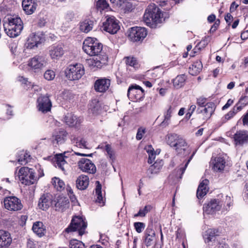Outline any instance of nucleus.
<instances>
[{"mask_svg": "<svg viewBox=\"0 0 248 248\" xmlns=\"http://www.w3.org/2000/svg\"><path fill=\"white\" fill-rule=\"evenodd\" d=\"M167 143L170 146L174 147L178 154L187 150V154L190 153L187 145L185 140L176 134H169L166 137Z\"/></svg>", "mask_w": 248, "mask_h": 248, "instance_id": "20e7f679", "label": "nucleus"}, {"mask_svg": "<svg viewBox=\"0 0 248 248\" xmlns=\"http://www.w3.org/2000/svg\"><path fill=\"white\" fill-rule=\"evenodd\" d=\"M173 109L171 106L169 107V108L167 110V112L164 115V119L162 122L161 124L163 126H167L169 124V122L171 116V113L172 112Z\"/></svg>", "mask_w": 248, "mask_h": 248, "instance_id": "a18cd8bd", "label": "nucleus"}, {"mask_svg": "<svg viewBox=\"0 0 248 248\" xmlns=\"http://www.w3.org/2000/svg\"><path fill=\"white\" fill-rule=\"evenodd\" d=\"M248 99L247 96H244L243 97H241L238 103L233 107L232 108L233 110L236 114L238 111H240L245 106H246L248 104V101L246 102H243L244 100Z\"/></svg>", "mask_w": 248, "mask_h": 248, "instance_id": "37998d69", "label": "nucleus"}, {"mask_svg": "<svg viewBox=\"0 0 248 248\" xmlns=\"http://www.w3.org/2000/svg\"><path fill=\"white\" fill-rule=\"evenodd\" d=\"M127 34L131 41H142L147 36V31L145 28L134 27L129 29Z\"/></svg>", "mask_w": 248, "mask_h": 248, "instance_id": "1a4fd4ad", "label": "nucleus"}, {"mask_svg": "<svg viewBox=\"0 0 248 248\" xmlns=\"http://www.w3.org/2000/svg\"><path fill=\"white\" fill-rule=\"evenodd\" d=\"M143 240L144 244L147 247L152 245L155 237V232L151 227H148L144 233Z\"/></svg>", "mask_w": 248, "mask_h": 248, "instance_id": "b1692460", "label": "nucleus"}, {"mask_svg": "<svg viewBox=\"0 0 248 248\" xmlns=\"http://www.w3.org/2000/svg\"><path fill=\"white\" fill-rule=\"evenodd\" d=\"M144 149L148 154L149 158L148 162L149 164H152L155 158L156 155V152L155 151L154 149L151 145H148L145 146Z\"/></svg>", "mask_w": 248, "mask_h": 248, "instance_id": "79ce46f5", "label": "nucleus"}, {"mask_svg": "<svg viewBox=\"0 0 248 248\" xmlns=\"http://www.w3.org/2000/svg\"><path fill=\"white\" fill-rule=\"evenodd\" d=\"M207 99L204 97H199L197 99V104L201 108L204 107L205 105L207 104Z\"/></svg>", "mask_w": 248, "mask_h": 248, "instance_id": "bf43d9fd", "label": "nucleus"}, {"mask_svg": "<svg viewBox=\"0 0 248 248\" xmlns=\"http://www.w3.org/2000/svg\"><path fill=\"white\" fill-rule=\"evenodd\" d=\"M96 6L97 11L101 13L103 11H108L110 9L109 4L106 0H98Z\"/></svg>", "mask_w": 248, "mask_h": 248, "instance_id": "a19ab883", "label": "nucleus"}, {"mask_svg": "<svg viewBox=\"0 0 248 248\" xmlns=\"http://www.w3.org/2000/svg\"><path fill=\"white\" fill-rule=\"evenodd\" d=\"M3 26L6 34L11 38L18 36L23 28L21 18L14 16L5 17L3 20Z\"/></svg>", "mask_w": 248, "mask_h": 248, "instance_id": "f257e3e1", "label": "nucleus"}, {"mask_svg": "<svg viewBox=\"0 0 248 248\" xmlns=\"http://www.w3.org/2000/svg\"><path fill=\"white\" fill-rule=\"evenodd\" d=\"M100 108L99 102L97 99H93L90 104L89 109L93 113H96L100 110Z\"/></svg>", "mask_w": 248, "mask_h": 248, "instance_id": "c03bdc74", "label": "nucleus"}, {"mask_svg": "<svg viewBox=\"0 0 248 248\" xmlns=\"http://www.w3.org/2000/svg\"><path fill=\"white\" fill-rule=\"evenodd\" d=\"M86 227L87 223L83 218L76 216L72 218L70 225L65 229V231L67 233L78 231V234L81 236L85 232Z\"/></svg>", "mask_w": 248, "mask_h": 248, "instance_id": "423d86ee", "label": "nucleus"}, {"mask_svg": "<svg viewBox=\"0 0 248 248\" xmlns=\"http://www.w3.org/2000/svg\"><path fill=\"white\" fill-rule=\"evenodd\" d=\"M51 196L48 194H44L40 197L38 202V207L43 210H47L51 204H53Z\"/></svg>", "mask_w": 248, "mask_h": 248, "instance_id": "412c9836", "label": "nucleus"}, {"mask_svg": "<svg viewBox=\"0 0 248 248\" xmlns=\"http://www.w3.org/2000/svg\"><path fill=\"white\" fill-rule=\"evenodd\" d=\"M67 158V157L62 154H57L54 157L56 167L61 169L64 173H65L69 168V165L65 160Z\"/></svg>", "mask_w": 248, "mask_h": 248, "instance_id": "6ab92c4d", "label": "nucleus"}, {"mask_svg": "<svg viewBox=\"0 0 248 248\" xmlns=\"http://www.w3.org/2000/svg\"><path fill=\"white\" fill-rule=\"evenodd\" d=\"M70 248H85L84 244L76 239L72 240L70 242Z\"/></svg>", "mask_w": 248, "mask_h": 248, "instance_id": "8fccbe9b", "label": "nucleus"}, {"mask_svg": "<svg viewBox=\"0 0 248 248\" xmlns=\"http://www.w3.org/2000/svg\"><path fill=\"white\" fill-rule=\"evenodd\" d=\"M126 64L127 66L136 68L138 67V62L136 59L133 57L128 56L124 58Z\"/></svg>", "mask_w": 248, "mask_h": 248, "instance_id": "49530a36", "label": "nucleus"}, {"mask_svg": "<svg viewBox=\"0 0 248 248\" xmlns=\"http://www.w3.org/2000/svg\"><path fill=\"white\" fill-rule=\"evenodd\" d=\"M64 121L70 126H77L81 123L82 119L72 113H67L64 118Z\"/></svg>", "mask_w": 248, "mask_h": 248, "instance_id": "4be33fe9", "label": "nucleus"}, {"mask_svg": "<svg viewBox=\"0 0 248 248\" xmlns=\"http://www.w3.org/2000/svg\"><path fill=\"white\" fill-rule=\"evenodd\" d=\"M74 14L72 12L67 13L64 17L61 19L62 25L61 29L62 30H66L70 27V22L74 18Z\"/></svg>", "mask_w": 248, "mask_h": 248, "instance_id": "473e14b6", "label": "nucleus"}, {"mask_svg": "<svg viewBox=\"0 0 248 248\" xmlns=\"http://www.w3.org/2000/svg\"><path fill=\"white\" fill-rule=\"evenodd\" d=\"M146 129L143 127H140L137 131L136 139L137 140H140L142 139L143 135L145 133Z\"/></svg>", "mask_w": 248, "mask_h": 248, "instance_id": "13d9d810", "label": "nucleus"}, {"mask_svg": "<svg viewBox=\"0 0 248 248\" xmlns=\"http://www.w3.org/2000/svg\"><path fill=\"white\" fill-rule=\"evenodd\" d=\"M186 79L185 75H180L177 76L173 80V84L174 87L176 89H179L184 86Z\"/></svg>", "mask_w": 248, "mask_h": 248, "instance_id": "58836bf2", "label": "nucleus"}, {"mask_svg": "<svg viewBox=\"0 0 248 248\" xmlns=\"http://www.w3.org/2000/svg\"><path fill=\"white\" fill-rule=\"evenodd\" d=\"M222 204V202L218 200L212 199L203 205V212L208 215H213L221 209Z\"/></svg>", "mask_w": 248, "mask_h": 248, "instance_id": "ddd939ff", "label": "nucleus"}, {"mask_svg": "<svg viewBox=\"0 0 248 248\" xmlns=\"http://www.w3.org/2000/svg\"><path fill=\"white\" fill-rule=\"evenodd\" d=\"M202 68V64L201 61H196L189 67V73L192 75L199 74Z\"/></svg>", "mask_w": 248, "mask_h": 248, "instance_id": "f704fd0d", "label": "nucleus"}, {"mask_svg": "<svg viewBox=\"0 0 248 248\" xmlns=\"http://www.w3.org/2000/svg\"><path fill=\"white\" fill-rule=\"evenodd\" d=\"M215 105L213 102H208L204 107L197 109L198 113L201 115L202 119L204 120L209 119L215 110Z\"/></svg>", "mask_w": 248, "mask_h": 248, "instance_id": "dca6fc26", "label": "nucleus"}, {"mask_svg": "<svg viewBox=\"0 0 248 248\" xmlns=\"http://www.w3.org/2000/svg\"><path fill=\"white\" fill-rule=\"evenodd\" d=\"M47 23V18L46 17H40L38 22V25L42 27L45 26Z\"/></svg>", "mask_w": 248, "mask_h": 248, "instance_id": "052dcab7", "label": "nucleus"}, {"mask_svg": "<svg viewBox=\"0 0 248 248\" xmlns=\"http://www.w3.org/2000/svg\"><path fill=\"white\" fill-rule=\"evenodd\" d=\"M55 210L59 212H64L69 206V201L67 197L58 196L53 200Z\"/></svg>", "mask_w": 248, "mask_h": 248, "instance_id": "2eb2a0df", "label": "nucleus"}, {"mask_svg": "<svg viewBox=\"0 0 248 248\" xmlns=\"http://www.w3.org/2000/svg\"><path fill=\"white\" fill-rule=\"evenodd\" d=\"M38 109L43 113H46L51 110V102L48 96L41 95L37 99Z\"/></svg>", "mask_w": 248, "mask_h": 248, "instance_id": "4468645a", "label": "nucleus"}, {"mask_svg": "<svg viewBox=\"0 0 248 248\" xmlns=\"http://www.w3.org/2000/svg\"><path fill=\"white\" fill-rule=\"evenodd\" d=\"M49 54L52 59H59L64 54V50L61 45L53 46L50 47Z\"/></svg>", "mask_w": 248, "mask_h": 248, "instance_id": "393cba45", "label": "nucleus"}, {"mask_svg": "<svg viewBox=\"0 0 248 248\" xmlns=\"http://www.w3.org/2000/svg\"><path fill=\"white\" fill-rule=\"evenodd\" d=\"M195 154V152H193L192 155H191V156L188 159V160L186 161V162L185 163V164L183 166H181L180 167V168L178 169V171L179 170L180 172H181V175H182L185 172V171L186 167H187L188 164H189V163L192 159V158L193 157V156Z\"/></svg>", "mask_w": 248, "mask_h": 248, "instance_id": "6e6d98bb", "label": "nucleus"}, {"mask_svg": "<svg viewBox=\"0 0 248 248\" xmlns=\"http://www.w3.org/2000/svg\"><path fill=\"white\" fill-rule=\"evenodd\" d=\"M232 19L233 17L230 13H228L225 16V20L227 23L228 24V26H230L231 25Z\"/></svg>", "mask_w": 248, "mask_h": 248, "instance_id": "0e129e2a", "label": "nucleus"}, {"mask_svg": "<svg viewBox=\"0 0 248 248\" xmlns=\"http://www.w3.org/2000/svg\"><path fill=\"white\" fill-rule=\"evenodd\" d=\"M96 188H95V193L97 196L96 199V202L100 204V206H103L104 205V202L103 198L102 195V186L99 181L95 182Z\"/></svg>", "mask_w": 248, "mask_h": 248, "instance_id": "c9c22d12", "label": "nucleus"}, {"mask_svg": "<svg viewBox=\"0 0 248 248\" xmlns=\"http://www.w3.org/2000/svg\"><path fill=\"white\" fill-rule=\"evenodd\" d=\"M220 24V20L219 19H217L215 21V23L213 25V26L211 27L210 31L211 32H215L218 27Z\"/></svg>", "mask_w": 248, "mask_h": 248, "instance_id": "e2e57ef3", "label": "nucleus"}, {"mask_svg": "<svg viewBox=\"0 0 248 248\" xmlns=\"http://www.w3.org/2000/svg\"><path fill=\"white\" fill-rule=\"evenodd\" d=\"M134 227L138 233H141L145 227L144 223L137 222L134 223Z\"/></svg>", "mask_w": 248, "mask_h": 248, "instance_id": "5fc2aeb1", "label": "nucleus"}, {"mask_svg": "<svg viewBox=\"0 0 248 248\" xmlns=\"http://www.w3.org/2000/svg\"><path fill=\"white\" fill-rule=\"evenodd\" d=\"M235 114H236V113L234 112V111L232 109V110L230 111L227 114L225 115V119L227 120H228L230 119L231 118H232V117H233Z\"/></svg>", "mask_w": 248, "mask_h": 248, "instance_id": "69168bd1", "label": "nucleus"}, {"mask_svg": "<svg viewBox=\"0 0 248 248\" xmlns=\"http://www.w3.org/2000/svg\"><path fill=\"white\" fill-rule=\"evenodd\" d=\"M67 135V132L64 130L59 131L55 136L54 140H53V144L59 145L64 143Z\"/></svg>", "mask_w": 248, "mask_h": 248, "instance_id": "2f4dec72", "label": "nucleus"}, {"mask_svg": "<svg viewBox=\"0 0 248 248\" xmlns=\"http://www.w3.org/2000/svg\"><path fill=\"white\" fill-rule=\"evenodd\" d=\"M66 189L68 195L69 196L70 198L72 200H73L74 199H75V196L73 194V190L71 188V187L69 186H67L66 187Z\"/></svg>", "mask_w": 248, "mask_h": 248, "instance_id": "680f3d73", "label": "nucleus"}, {"mask_svg": "<svg viewBox=\"0 0 248 248\" xmlns=\"http://www.w3.org/2000/svg\"><path fill=\"white\" fill-rule=\"evenodd\" d=\"M213 163L215 170H222L225 166L226 162L223 157L219 156L214 159Z\"/></svg>", "mask_w": 248, "mask_h": 248, "instance_id": "72a5a7b5", "label": "nucleus"}, {"mask_svg": "<svg viewBox=\"0 0 248 248\" xmlns=\"http://www.w3.org/2000/svg\"><path fill=\"white\" fill-rule=\"evenodd\" d=\"M110 80L106 78L97 79L94 83V89L96 92L104 93L109 88Z\"/></svg>", "mask_w": 248, "mask_h": 248, "instance_id": "aec40b11", "label": "nucleus"}, {"mask_svg": "<svg viewBox=\"0 0 248 248\" xmlns=\"http://www.w3.org/2000/svg\"><path fill=\"white\" fill-rule=\"evenodd\" d=\"M163 165V161L162 160H157L152 165H151L149 170L152 174L158 173Z\"/></svg>", "mask_w": 248, "mask_h": 248, "instance_id": "e433bc0d", "label": "nucleus"}, {"mask_svg": "<svg viewBox=\"0 0 248 248\" xmlns=\"http://www.w3.org/2000/svg\"><path fill=\"white\" fill-rule=\"evenodd\" d=\"M161 16L162 14L160 9L155 4H150L144 14L143 21L147 26L153 28L161 22Z\"/></svg>", "mask_w": 248, "mask_h": 248, "instance_id": "f03ea898", "label": "nucleus"}, {"mask_svg": "<svg viewBox=\"0 0 248 248\" xmlns=\"http://www.w3.org/2000/svg\"><path fill=\"white\" fill-rule=\"evenodd\" d=\"M25 3L26 2L24 3V7H23L24 11L27 15L32 14L36 9L37 4L35 3L29 5Z\"/></svg>", "mask_w": 248, "mask_h": 248, "instance_id": "09e8293b", "label": "nucleus"}, {"mask_svg": "<svg viewBox=\"0 0 248 248\" xmlns=\"http://www.w3.org/2000/svg\"><path fill=\"white\" fill-rule=\"evenodd\" d=\"M233 103V101L231 99H229L226 104L222 107V110H225L227 108H228L229 107H230L232 103Z\"/></svg>", "mask_w": 248, "mask_h": 248, "instance_id": "338daca9", "label": "nucleus"}, {"mask_svg": "<svg viewBox=\"0 0 248 248\" xmlns=\"http://www.w3.org/2000/svg\"><path fill=\"white\" fill-rule=\"evenodd\" d=\"M89 179L87 175H81L76 181L77 187L80 190L86 189L89 186Z\"/></svg>", "mask_w": 248, "mask_h": 248, "instance_id": "bb28decb", "label": "nucleus"}, {"mask_svg": "<svg viewBox=\"0 0 248 248\" xmlns=\"http://www.w3.org/2000/svg\"><path fill=\"white\" fill-rule=\"evenodd\" d=\"M47 64V62L45 58L41 56H35L31 59L28 62V66L34 72H38L45 67Z\"/></svg>", "mask_w": 248, "mask_h": 248, "instance_id": "f8f14e48", "label": "nucleus"}, {"mask_svg": "<svg viewBox=\"0 0 248 248\" xmlns=\"http://www.w3.org/2000/svg\"><path fill=\"white\" fill-rule=\"evenodd\" d=\"M105 19L103 23V30L110 34L116 33L120 29L119 21L113 16H107Z\"/></svg>", "mask_w": 248, "mask_h": 248, "instance_id": "6e6552de", "label": "nucleus"}, {"mask_svg": "<svg viewBox=\"0 0 248 248\" xmlns=\"http://www.w3.org/2000/svg\"><path fill=\"white\" fill-rule=\"evenodd\" d=\"M21 155H23V157L21 156L18 159V162L21 164L27 163L28 162V158L30 157V155L24 153H22Z\"/></svg>", "mask_w": 248, "mask_h": 248, "instance_id": "4d7b16f0", "label": "nucleus"}, {"mask_svg": "<svg viewBox=\"0 0 248 248\" xmlns=\"http://www.w3.org/2000/svg\"><path fill=\"white\" fill-rule=\"evenodd\" d=\"M236 144L242 145L248 143V131L242 130L237 131L234 135Z\"/></svg>", "mask_w": 248, "mask_h": 248, "instance_id": "5701e85b", "label": "nucleus"}, {"mask_svg": "<svg viewBox=\"0 0 248 248\" xmlns=\"http://www.w3.org/2000/svg\"><path fill=\"white\" fill-rule=\"evenodd\" d=\"M52 183L54 187L59 191H62L65 187L64 182L58 177H54L52 179Z\"/></svg>", "mask_w": 248, "mask_h": 248, "instance_id": "ea45409f", "label": "nucleus"}, {"mask_svg": "<svg viewBox=\"0 0 248 248\" xmlns=\"http://www.w3.org/2000/svg\"><path fill=\"white\" fill-rule=\"evenodd\" d=\"M44 41V38L41 33L33 32L28 37L25 44V47L27 49H33Z\"/></svg>", "mask_w": 248, "mask_h": 248, "instance_id": "9d476101", "label": "nucleus"}, {"mask_svg": "<svg viewBox=\"0 0 248 248\" xmlns=\"http://www.w3.org/2000/svg\"><path fill=\"white\" fill-rule=\"evenodd\" d=\"M144 95V91L139 86L132 85L129 87L127 91V96L131 100H138Z\"/></svg>", "mask_w": 248, "mask_h": 248, "instance_id": "a211bd4d", "label": "nucleus"}, {"mask_svg": "<svg viewBox=\"0 0 248 248\" xmlns=\"http://www.w3.org/2000/svg\"><path fill=\"white\" fill-rule=\"evenodd\" d=\"M32 230L33 232L39 237L44 236L46 233V228L43 222L36 221L33 224Z\"/></svg>", "mask_w": 248, "mask_h": 248, "instance_id": "c85d7f7f", "label": "nucleus"}, {"mask_svg": "<svg viewBox=\"0 0 248 248\" xmlns=\"http://www.w3.org/2000/svg\"><path fill=\"white\" fill-rule=\"evenodd\" d=\"M78 168L82 171L91 174L95 173L96 169L95 165L89 159L81 158L78 163Z\"/></svg>", "mask_w": 248, "mask_h": 248, "instance_id": "f3484780", "label": "nucleus"}, {"mask_svg": "<svg viewBox=\"0 0 248 248\" xmlns=\"http://www.w3.org/2000/svg\"><path fill=\"white\" fill-rule=\"evenodd\" d=\"M209 181L207 179L203 180L200 184L197 190V197L198 199L202 198L208 191Z\"/></svg>", "mask_w": 248, "mask_h": 248, "instance_id": "a878e982", "label": "nucleus"}, {"mask_svg": "<svg viewBox=\"0 0 248 248\" xmlns=\"http://www.w3.org/2000/svg\"><path fill=\"white\" fill-rule=\"evenodd\" d=\"M10 234L6 231H1V248H7L12 243Z\"/></svg>", "mask_w": 248, "mask_h": 248, "instance_id": "c756f323", "label": "nucleus"}, {"mask_svg": "<svg viewBox=\"0 0 248 248\" xmlns=\"http://www.w3.org/2000/svg\"><path fill=\"white\" fill-rule=\"evenodd\" d=\"M44 78L48 80H52L55 77V73L52 70H47L44 74Z\"/></svg>", "mask_w": 248, "mask_h": 248, "instance_id": "603ef678", "label": "nucleus"}, {"mask_svg": "<svg viewBox=\"0 0 248 248\" xmlns=\"http://www.w3.org/2000/svg\"><path fill=\"white\" fill-rule=\"evenodd\" d=\"M99 60L96 58V59H90L88 61V62L90 65L97 68H100L102 64H105L108 61V57L106 55H99Z\"/></svg>", "mask_w": 248, "mask_h": 248, "instance_id": "cd10ccee", "label": "nucleus"}, {"mask_svg": "<svg viewBox=\"0 0 248 248\" xmlns=\"http://www.w3.org/2000/svg\"><path fill=\"white\" fill-rule=\"evenodd\" d=\"M18 177L19 181L26 185L33 184L36 181V178L32 169L22 167L18 171Z\"/></svg>", "mask_w": 248, "mask_h": 248, "instance_id": "0eeeda50", "label": "nucleus"}, {"mask_svg": "<svg viewBox=\"0 0 248 248\" xmlns=\"http://www.w3.org/2000/svg\"><path fill=\"white\" fill-rule=\"evenodd\" d=\"M82 48L90 56H99L103 53V45L95 38H86L83 42Z\"/></svg>", "mask_w": 248, "mask_h": 248, "instance_id": "7ed1b4c3", "label": "nucleus"}, {"mask_svg": "<svg viewBox=\"0 0 248 248\" xmlns=\"http://www.w3.org/2000/svg\"><path fill=\"white\" fill-rule=\"evenodd\" d=\"M84 73V66L80 63L69 65L65 70V76L70 80H78Z\"/></svg>", "mask_w": 248, "mask_h": 248, "instance_id": "39448f33", "label": "nucleus"}, {"mask_svg": "<svg viewBox=\"0 0 248 248\" xmlns=\"http://www.w3.org/2000/svg\"><path fill=\"white\" fill-rule=\"evenodd\" d=\"M105 151L107 152L109 158L111 160H114L115 158V153L114 151L112 149L111 145L108 144H106L105 146Z\"/></svg>", "mask_w": 248, "mask_h": 248, "instance_id": "3c124183", "label": "nucleus"}, {"mask_svg": "<svg viewBox=\"0 0 248 248\" xmlns=\"http://www.w3.org/2000/svg\"><path fill=\"white\" fill-rule=\"evenodd\" d=\"M74 143L75 145L80 148H87L86 141L82 139L77 138L75 140Z\"/></svg>", "mask_w": 248, "mask_h": 248, "instance_id": "864d4df0", "label": "nucleus"}, {"mask_svg": "<svg viewBox=\"0 0 248 248\" xmlns=\"http://www.w3.org/2000/svg\"><path fill=\"white\" fill-rule=\"evenodd\" d=\"M3 203L5 209L10 211H17L23 207L20 200L15 196L5 198Z\"/></svg>", "mask_w": 248, "mask_h": 248, "instance_id": "9b49d317", "label": "nucleus"}, {"mask_svg": "<svg viewBox=\"0 0 248 248\" xmlns=\"http://www.w3.org/2000/svg\"><path fill=\"white\" fill-rule=\"evenodd\" d=\"M152 208L150 205H146L143 209H140L137 214L134 215V217H144Z\"/></svg>", "mask_w": 248, "mask_h": 248, "instance_id": "de8ad7c7", "label": "nucleus"}, {"mask_svg": "<svg viewBox=\"0 0 248 248\" xmlns=\"http://www.w3.org/2000/svg\"><path fill=\"white\" fill-rule=\"evenodd\" d=\"M242 121L244 125L248 126V110L246 114L243 116Z\"/></svg>", "mask_w": 248, "mask_h": 248, "instance_id": "774afa93", "label": "nucleus"}, {"mask_svg": "<svg viewBox=\"0 0 248 248\" xmlns=\"http://www.w3.org/2000/svg\"><path fill=\"white\" fill-rule=\"evenodd\" d=\"M217 232L218 231L215 229L208 230L203 236L205 242L209 244L210 242L215 241Z\"/></svg>", "mask_w": 248, "mask_h": 248, "instance_id": "7c9ffc66", "label": "nucleus"}, {"mask_svg": "<svg viewBox=\"0 0 248 248\" xmlns=\"http://www.w3.org/2000/svg\"><path fill=\"white\" fill-rule=\"evenodd\" d=\"M93 22L92 20H86L81 22L80 25L81 31L87 33L93 29Z\"/></svg>", "mask_w": 248, "mask_h": 248, "instance_id": "4c0bfd02", "label": "nucleus"}]
</instances>
